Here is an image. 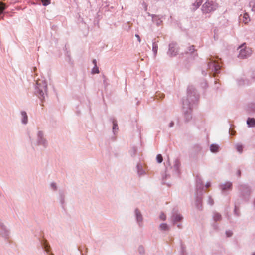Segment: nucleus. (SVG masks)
I'll return each mask as SVG.
<instances>
[{"label":"nucleus","mask_w":255,"mask_h":255,"mask_svg":"<svg viewBox=\"0 0 255 255\" xmlns=\"http://www.w3.org/2000/svg\"><path fill=\"white\" fill-rule=\"evenodd\" d=\"M138 251L140 255H144L145 250L144 247L142 246H140L138 247Z\"/></svg>","instance_id":"obj_34"},{"label":"nucleus","mask_w":255,"mask_h":255,"mask_svg":"<svg viewBox=\"0 0 255 255\" xmlns=\"http://www.w3.org/2000/svg\"><path fill=\"white\" fill-rule=\"evenodd\" d=\"M87 250H88V248H86V252H87Z\"/></svg>","instance_id":"obj_56"},{"label":"nucleus","mask_w":255,"mask_h":255,"mask_svg":"<svg viewBox=\"0 0 255 255\" xmlns=\"http://www.w3.org/2000/svg\"><path fill=\"white\" fill-rule=\"evenodd\" d=\"M148 14L152 16V21L155 23L157 26H159L162 24V21L161 20L159 16L154 14L150 15L149 13H148Z\"/></svg>","instance_id":"obj_18"},{"label":"nucleus","mask_w":255,"mask_h":255,"mask_svg":"<svg viewBox=\"0 0 255 255\" xmlns=\"http://www.w3.org/2000/svg\"><path fill=\"white\" fill-rule=\"evenodd\" d=\"M166 172H167V171H166V174H165V176H163V179L166 178L167 177V176H168V174L166 173Z\"/></svg>","instance_id":"obj_51"},{"label":"nucleus","mask_w":255,"mask_h":255,"mask_svg":"<svg viewBox=\"0 0 255 255\" xmlns=\"http://www.w3.org/2000/svg\"><path fill=\"white\" fill-rule=\"evenodd\" d=\"M247 124L249 127H255V119L248 118L247 120Z\"/></svg>","instance_id":"obj_28"},{"label":"nucleus","mask_w":255,"mask_h":255,"mask_svg":"<svg viewBox=\"0 0 255 255\" xmlns=\"http://www.w3.org/2000/svg\"><path fill=\"white\" fill-rule=\"evenodd\" d=\"M226 235L227 236V237H231L233 235V233L231 231H226Z\"/></svg>","instance_id":"obj_41"},{"label":"nucleus","mask_w":255,"mask_h":255,"mask_svg":"<svg viewBox=\"0 0 255 255\" xmlns=\"http://www.w3.org/2000/svg\"><path fill=\"white\" fill-rule=\"evenodd\" d=\"M134 214L137 223H138L139 226L141 227L142 226L143 216L139 209L136 208L135 209Z\"/></svg>","instance_id":"obj_14"},{"label":"nucleus","mask_w":255,"mask_h":255,"mask_svg":"<svg viewBox=\"0 0 255 255\" xmlns=\"http://www.w3.org/2000/svg\"><path fill=\"white\" fill-rule=\"evenodd\" d=\"M21 115V122L23 124L26 125L28 123V116L25 111H22Z\"/></svg>","instance_id":"obj_24"},{"label":"nucleus","mask_w":255,"mask_h":255,"mask_svg":"<svg viewBox=\"0 0 255 255\" xmlns=\"http://www.w3.org/2000/svg\"><path fill=\"white\" fill-rule=\"evenodd\" d=\"M210 150L212 153H217L219 151L220 146L216 144H212L210 145Z\"/></svg>","instance_id":"obj_26"},{"label":"nucleus","mask_w":255,"mask_h":255,"mask_svg":"<svg viewBox=\"0 0 255 255\" xmlns=\"http://www.w3.org/2000/svg\"><path fill=\"white\" fill-rule=\"evenodd\" d=\"M110 120L112 121L113 123V132L114 134H116V133L118 130V126L117 120L114 118H111Z\"/></svg>","instance_id":"obj_20"},{"label":"nucleus","mask_w":255,"mask_h":255,"mask_svg":"<svg viewBox=\"0 0 255 255\" xmlns=\"http://www.w3.org/2000/svg\"><path fill=\"white\" fill-rule=\"evenodd\" d=\"M252 255H255V252H254V253L252 254Z\"/></svg>","instance_id":"obj_55"},{"label":"nucleus","mask_w":255,"mask_h":255,"mask_svg":"<svg viewBox=\"0 0 255 255\" xmlns=\"http://www.w3.org/2000/svg\"><path fill=\"white\" fill-rule=\"evenodd\" d=\"M253 204H254V209H255V199L254 201Z\"/></svg>","instance_id":"obj_52"},{"label":"nucleus","mask_w":255,"mask_h":255,"mask_svg":"<svg viewBox=\"0 0 255 255\" xmlns=\"http://www.w3.org/2000/svg\"><path fill=\"white\" fill-rule=\"evenodd\" d=\"M247 16H248V15H244V18H246V19H247Z\"/></svg>","instance_id":"obj_53"},{"label":"nucleus","mask_w":255,"mask_h":255,"mask_svg":"<svg viewBox=\"0 0 255 255\" xmlns=\"http://www.w3.org/2000/svg\"><path fill=\"white\" fill-rule=\"evenodd\" d=\"M199 95L193 86H189L187 88V96L183 98L182 104L184 110L185 121L189 122L192 118L191 110L193 104L199 100Z\"/></svg>","instance_id":"obj_1"},{"label":"nucleus","mask_w":255,"mask_h":255,"mask_svg":"<svg viewBox=\"0 0 255 255\" xmlns=\"http://www.w3.org/2000/svg\"><path fill=\"white\" fill-rule=\"evenodd\" d=\"M183 219V216L178 213V210L176 208H174L172 210V216L170 218V221L174 225H176L179 229L182 228L181 222Z\"/></svg>","instance_id":"obj_6"},{"label":"nucleus","mask_w":255,"mask_h":255,"mask_svg":"<svg viewBox=\"0 0 255 255\" xmlns=\"http://www.w3.org/2000/svg\"><path fill=\"white\" fill-rule=\"evenodd\" d=\"M156 160L158 163H162L163 161V157L161 154H159L156 156Z\"/></svg>","instance_id":"obj_35"},{"label":"nucleus","mask_w":255,"mask_h":255,"mask_svg":"<svg viewBox=\"0 0 255 255\" xmlns=\"http://www.w3.org/2000/svg\"><path fill=\"white\" fill-rule=\"evenodd\" d=\"M35 144L36 146H41L45 149L48 145V142L44 136V132L39 130L36 134V138Z\"/></svg>","instance_id":"obj_7"},{"label":"nucleus","mask_w":255,"mask_h":255,"mask_svg":"<svg viewBox=\"0 0 255 255\" xmlns=\"http://www.w3.org/2000/svg\"><path fill=\"white\" fill-rule=\"evenodd\" d=\"M99 73V68L97 67V66H94L92 70V74H96V73Z\"/></svg>","instance_id":"obj_39"},{"label":"nucleus","mask_w":255,"mask_h":255,"mask_svg":"<svg viewBox=\"0 0 255 255\" xmlns=\"http://www.w3.org/2000/svg\"><path fill=\"white\" fill-rule=\"evenodd\" d=\"M152 51L154 53V56H155L158 51V44L155 41H153L152 42Z\"/></svg>","instance_id":"obj_30"},{"label":"nucleus","mask_w":255,"mask_h":255,"mask_svg":"<svg viewBox=\"0 0 255 255\" xmlns=\"http://www.w3.org/2000/svg\"><path fill=\"white\" fill-rule=\"evenodd\" d=\"M253 8H255V2L254 4Z\"/></svg>","instance_id":"obj_54"},{"label":"nucleus","mask_w":255,"mask_h":255,"mask_svg":"<svg viewBox=\"0 0 255 255\" xmlns=\"http://www.w3.org/2000/svg\"><path fill=\"white\" fill-rule=\"evenodd\" d=\"M10 230L0 219V235L5 240H7L10 237Z\"/></svg>","instance_id":"obj_10"},{"label":"nucleus","mask_w":255,"mask_h":255,"mask_svg":"<svg viewBox=\"0 0 255 255\" xmlns=\"http://www.w3.org/2000/svg\"><path fill=\"white\" fill-rule=\"evenodd\" d=\"M179 52L178 44L175 42H172L169 44L167 54L170 57H173L177 55Z\"/></svg>","instance_id":"obj_12"},{"label":"nucleus","mask_w":255,"mask_h":255,"mask_svg":"<svg viewBox=\"0 0 255 255\" xmlns=\"http://www.w3.org/2000/svg\"><path fill=\"white\" fill-rule=\"evenodd\" d=\"M204 184L201 178L197 177L196 178V191L195 199V206L199 210H202V195L203 194Z\"/></svg>","instance_id":"obj_3"},{"label":"nucleus","mask_w":255,"mask_h":255,"mask_svg":"<svg viewBox=\"0 0 255 255\" xmlns=\"http://www.w3.org/2000/svg\"><path fill=\"white\" fill-rule=\"evenodd\" d=\"M42 5L44 6H46L50 4L51 3L50 0H41Z\"/></svg>","instance_id":"obj_38"},{"label":"nucleus","mask_w":255,"mask_h":255,"mask_svg":"<svg viewBox=\"0 0 255 255\" xmlns=\"http://www.w3.org/2000/svg\"><path fill=\"white\" fill-rule=\"evenodd\" d=\"M182 54L185 57L192 59H195L198 56L197 50L195 49L194 45L188 47L187 50L184 53H182Z\"/></svg>","instance_id":"obj_11"},{"label":"nucleus","mask_w":255,"mask_h":255,"mask_svg":"<svg viewBox=\"0 0 255 255\" xmlns=\"http://www.w3.org/2000/svg\"><path fill=\"white\" fill-rule=\"evenodd\" d=\"M159 229L162 231H168L169 230V227L166 223H161L160 225Z\"/></svg>","instance_id":"obj_32"},{"label":"nucleus","mask_w":255,"mask_h":255,"mask_svg":"<svg viewBox=\"0 0 255 255\" xmlns=\"http://www.w3.org/2000/svg\"><path fill=\"white\" fill-rule=\"evenodd\" d=\"M174 125V122L173 121H171L169 124V127L170 128H171V127H173Z\"/></svg>","instance_id":"obj_44"},{"label":"nucleus","mask_w":255,"mask_h":255,"mask_svg":"<svg viewBox=\"0 0 255 255\" xmlns=\"http://www.w3.org/2000/svg\"><path fill=\"white\" fill-rule=\"evenodd\" d=\"M238 83L239 85H249L250 83L248 80L243 79L238 80Z\"/></svg>","instance_id":"obj_31"},{"label":"nucleus","mask_w":255,"mask_h":255,"mask_svg":"<svg viewBox=\"0 0 255 255\" xmlns=\"http://www.w3.org/2000/svg\"><path fill=\"white\" fill-rule=\"evenodd\" d=\"M244 45L245 44L241 45L237 49L239 51L238 57L241 59L247 58L252 54V51L251 49L245 46Z\"/></svg>","instance_id":"obj_9"},{"label":"nucleus","mask_w":255,"mask_h":255,"mask_svg":"<svg viewBox=\"0 0 255 255\" xmlns=\"http://www.w3.org/2000/svg\"><path fill=\"white\" fill-rule=\"evenodd\" d=\"M239 196L243 201H249L251 193V189L247 184H241L238 186Z\"/></svg>","instance_id":"obj_5"},{"label":"nucleus","mask_w":255,"mask_h":255,"mask_svg":"<svg viewBox=\"0 0 255 255\" xmlns=\"http://www.w3.org/2000/svg\"><path fill=\"white\" fill-rule=\"evenodd\" d=\"M236 149L239 152L241 153L243 152V145H240V144H237L236 145Z\"/></svg>","instance_id":"obj_37"},{"label":"nucleus","mask_w":255,"mask_h":255,"mask_svg":"<svg viewBox=\"0 0 255 255\" xmlns=\"http://www.w3.org/2000/svg\"><path fill=\"white\" fill-rule=\"evenodd\" d=\"M78 250H79V251L80 252V254H81V255H83V253H82V249H81V247H79L78 248Z\"/></svg>","instance_id":"obj_48"},{"label":"nucleus","mask_w":255,"mask_h":255,"mask_svg":"<svg viewBox=\"0 0 255 255\" xmlns=\"http://www.w3.org/2000/svg\"><path fill=\"white\" fill-rule=\"evenodd\" d=\"M214 202L213 199L212 198L211 196H209L208 197V203L211 206H212L214 204Z\"/></svg>","instance_id":"obj_40"},{"label":"nucleus","mask_w":255,"mask_h":255,"mask_svg":"<svg viewBox=\"0 0 255 255\" xmlns=\"http://www.w3.org/2000/svg\"><path fill=\"white\" fill-rule=\"evenodd\" d=\"M240 204V202L238 200L236 201L235 202L234 206V214L235 216L239 217L240 215V209H239V205Z\"/></svg>","instance_id":"obj_21"},{"label":"nucleus","mask_w":255,"mask_h":255,"mask_svg":"<svg viewBox=\"0 0 255 255\" xmlns=\"http://www.w3.org/2000/svg\"><path fill=\"white\" fill-rule=\"evenodd\" d=\"M180 166V162L178 159H176L174 161V164L173 165L174 170L177 173H179V168Z\"/></svg>","instance_id":"obj_29"},{"label":"nucleus","mask_w":255,"mask_h":255,"mask_svg":"<svg viewBox=\"0 0 255 255\" xmlns=\"http://www.w3.org/2000/svg\"><path fill=\"white\" fill-rule=\"evenodd\" d=\"M93 63L95 65L94 66H97V61L96 60V59H94L92 61Z\"/></svg>","instance_id":"obj_50"},{"label":"nucleus","mask_w":255,"mask_h":255,"mask_svg":"<svg viewBox=\"0 0 255 255\" xmlns=\"http://www.w3.org/2000/svg\"><path fill=\"white\" fill-rule=\"evenodd\" d=\"M137 148L135 146H133L129 151V154L132 157H134L137 153Z\"/></svg>","instance_id":"obj_33"},{"label":"nucleus","mask_w":255,"mask_h":255,"mask_svg":"<svg viewBox=\"0 0 255 255\" xmlns=\"http://www.w3.org/2000/svg\"><path fill=\"white\" fill-rule=\"evenodd\" d=\"M252 78L255 80V70L253 72Z\"/></svg>","instance_id":"obj_47"},{"label":"nucleus","mask_w":255,"mask_h":255,"mask_svg":"<svg viewBox=\"0 0 255 255\" xmlns=\"http://www.w3.org/2000/svg\"><path fill=\"white\" fill-rule=\"evenodd\" d=\"M136 168L137 170V174L139 176H141L145 174V172L143 170L142 166L140 163L137 164L136 166Z\"/></svg>","instance_id":"obj_25"},{"label":"nucleus","mask_w":255,"mask_h":255,"mask_svg":"<svg viewBox=\"0 0 255 255\" xmlns=\"http://www.w3.org/2000/svg\"><path fill=\"white\" fill-rule=\"evenodd\" d=\"M40 244H41V245L43 249L47 253H48V254L49 253L50 255H54L52 253H50L51 247H50V246L49 244L48 243V241L46 239H43L41 240Z\"/></svg>","instance_id":"obj_13"},{"label":"nucleus","mask_w":255,"mask_h":255,"mask_svg":"<svg viewBox=\"0 0 255 255\" xmlns=\"http://www.w3.org/2000/svg\"><path fill=\"white\" fill-rule=\"evenodd\" d=\"M135 37L137 38V40L140 42H141V38L140 37V36L138 34H135Z\"/></svg>","instance_id":"obj_45"},{"label":"nucleus","mask_w":255,"mask_h":255,"mask_svg":"<svg viewBox=\"0 0 255 255\" xmlns=\"http://www.w3.org/2000/svg\"><path fill=\"white\" fill-rule=\"evenodd\" d=\"M159 217L161 220L163 221L165 220L166 219V215L163 213H161Z\"/></svg>","instance_id":"obj_42"},{"label":"nucleus","mask_w":255,"mask_h":255,"mask_svg":"<svg viewBox=\"0 0 255 255\" xmlns=\"http://www.w3.org/2000/svg\"><path fill=\"white\" fill-rule=\"evenodd\" d=\"M218 7V4L212 0H207L202 5V10L204 13L214 11Z\"/></svg>","instance_id":"obj_8"},{"label":"nucleus","mask_w":255,"mask_h":255,"mask_svg":"<svg viewBox=\"0 0 255 255\" xmlns=\"http://www.w3.org/2000/svg\"><path fill=\"white\" fill-rule=\"evenodd\" d=\"M210 186H211V183L210 182H207L206 184V185H205V187L206 188H208V187H210Z\"/></svg>","instance_id":"obj_46"},{"label":"nucleus","mask_w":255,"mask_h":255,"mask_svg":"<svg viewBox=\"0 0 255 255\" xmlns=\"http://www.w3.org/2000/svg\"><path fill=\"white\" fill-rule=\"evenodd\" d=\"M246 111L249 114L255 113V103L251 102L248 103L246 107Z\"/></svg>","instance_id":"obj_16"},{"label":"nucleus","mask_w":255,"mask_h":255,"mask_svg":"<svg viewBox=\"0 0 255 255\" xmlns=\"http://www.w3.org/2000/svg\"><path fill=\"white\" fill-rule=\"evenodd\" d=\"M7 5L2 2H0V20L4 19V11L7 9Z\"/></svg>","instance_id":"obj_17"},{"label":"nucleus","mask_w":255,"mask_h":255,"mask_svg":"<svg viewBox=\"0 0 255 255\" xmlns=\"http://www.w3.org/2000/svg\"><path fill=\"white\" fill-rule=\"evenodd\" d=\"M50 188L54 191H56L57 190V186L55 182H52L50 184Z\"/></svg>","instance_id":"obj_36"},{"label":"nucleus","mask_w":255,"mask_h":255,"mask_svg":"<svg viewBox=\"0 0 255 255\" xmlns=\"http://www.w3.org/2000/svg\"><path fill=\"white\" fill-rule=\"evenodd\" d=\"M232 188V183L230 182H227L224 184H221L220 185V188L222 190V192L231 190Z\"/></svg>","instance_id":"obj_15"},{"label":"nucleus","mask_w":255,"mask_h":255,"mask_svg":"<svg viewBox=\"0 0 255 255\" xmlns=\"http://www.w3.org/2000/svg\"><path fill=\"white\" fill-rule=\"evenodd\" d=\"M213 219L215 222L220 221L222 220V216L221 215L216 212H214L213 213Z\"/></svg>","instance_id":"obj_27"},{"label":"nucleus","mask_w":255,"mask_h":255,"mask_svg":"<svg viewBox=\"0 0 255 255\" xmlns=\"http://www.w3.org/2000/svg\"><path fill=\"white\" fill-rule=\"evenodd\" d=\"M35 94L43 102L47 94V85L45 81L40 80L36 82Z\"/></svg>","instance_id":"obj_4"},{"label":"nucleus","mask_w":255,"mask_h":255,"mask_svg":"<svg viewBox=\"0 0 255 255\" xmlns=\"http://www.w3.org/2000/svg\"><path fill=\"white\" fill-rule=\"evenodd\" d=\"M202 2V0H196V1L194 3H193L191 5V10L193 11H195L199 7V6L201 5Z\"/></svg>","instance_id":"obj_22"},{"label":"nucleus","mask_w":255,"mask_h":255,"mask_svg":"<svg viewBox=\"0 0 255 255\" xmlns=\"http://www.w3.org/2000/svg\"><path fill=\"white\" fill-rule=\"evenodd\" d=\"M220 60L218 57L214 56L208 58L206 70H202V74L206 76L208 74L210 76H215L219 73L221 70Z\"/></svg>","instance_id":"obj_2"},{"label":"nucleus","mask_w":255,"mask_h":255,"mask_svg":"<svg viewBox=\"0 0 255 255\" xmlns=\"http://www.w3.org/2000/svg\"><path fill=\"white\" fill-rule=\"evenodd\" d=\"M202 147L198 144H195L192 147L191 153L193 155H197L201 152Z\"/></svg>","instance_id":"obj_23"},{"label":"nucleus","mask_w":255,"mask_h":255,"mask_svg":"<svg viewBox=\"0 0 255 255\" xmlns=\"http://www.w3.org/2000/svg\"><path fill=\"white\" fill-rule=\"evenodd\" d=\"M65 193L64 191L63 190H59V200L60 202V203L61 204L62 207L64 208L65 205Z\"/></svg>","instance_id":"obj_19"},{"label":"nucleus","mask_w":255,"mask_h":255,"mask_svg":"<svg viewBox=\"0 0 255 255\" xmlns=\"http://www.w3.org/2000/svg\"><path fill=\"white\" fill-rule=\"evenodd\" d=\"M212 227L215 230H218L219 228L218 224L217 223H214L212 224Z\"/></svg>","instance_id":"obj_43"},{"label":"nucleus","mask_w":255,"mask_h":255,"mask_svg":"<svg viewBox=\"0 0 255 255\" xmlns=\"http://www.w3.org/2000/svg\"><path fill=\"white\" fill-rule=\"evenodd\" d=\"M241 171L240 170H238L237 171V175L240 177L241 176Z\"/></svg>","instance_id":"obj_49"}]
</instances>
